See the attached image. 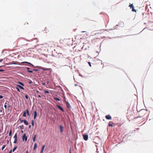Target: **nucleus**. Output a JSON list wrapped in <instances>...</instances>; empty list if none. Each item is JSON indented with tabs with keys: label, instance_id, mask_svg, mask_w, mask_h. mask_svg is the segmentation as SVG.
Listing matches in <instances>:
<instances>
[{
	"label": "nucleus",
	"instance_id": "obj_43",
	"mask_svg": "<svg viewBox=\"0 0 153 153\" xmlns=\"http://www.w3.org/2000/svg\"><path fill=\"white\" fill-rule=\"evenodd\" d=\"M38 97H39L40 98H41L42 97L41 96V95H38Z\"/></svg>",
	"mask_w": 153,
	"mask_h": 153
},
{
	"label": "nucleus",
	"instance_id": "obj_34",
	"mask_svg": "<svg viewBox=\"0 0 153 153\" xmlns=\"http://www.w3.org/2000/svg\"><path fill=\"white\" fill-rule=\"evenodd\" d=\"M19 120L20 121L21 123H22V122H23V121H24V120H22L21 119V118H20V119H19Z\"/></svg>",
	"mask_w": 153,
	"mask_h": 153
},
{
	"label": "nucleus",
	"instance_id": "obj_15",
	"mask_svg": "<svg viewBox=\"0 0 153 153\" xmlns=\"http://www.w3.org/2000/svg\"><path fill=\"white\" fill-rule=\"evenodd\" d=\"M16 86L17 87H19V88L20 89H23V90H24V88L22 86H21V85H16Z\"/></svg>",
	"mask_w": 153,
	"mask_h": 153
},
{
	"label": "nucleus",
	"instance_id": "obj_41",
	"mask_svg": "<svg viewBox=\"0 0 153 153\" xmlns=\"http://www.w3.org/2000/svg\"><path fill=\"white\" fill-rule=\"evenodd\" d=\"M26 68L27 70H28L30 69V68H28V67H27Z\"/></svg>",
	"mask_w": 153,
	"mask_h": 153
},
{
	"label": "nucleus",
	"instance_id": "obj_2",
	"mask_svg": "<svg viewBox=\"0 0 153 153\" xmlns=\"http://www.w3.org/2000/svg\"><path fill=\"white\" fill-rule=\"evenodd\" d=\"M130 4L129 6V7H130V8L132 9V11L136 12V10L134 9V7L133 6V4Z\"/></svg>",
	"mask_w": 153,
	"mask_h": 153
},
{
	"label": "nucleus",
	"instance_id": "obj_1",
	"mask_svg": "<svg viewBox=\"0 0 153 153\" xmlns=\"http://www.w3.org/2000/svg\"><path fill=\"white\" fill-rule=\"evenodd\" d=\"M147 111L145 109L140 110L139 112V117H141L144 116L146 114Z\"/></svg>",
	"mask_w": 153,
	"mask_h": 153
},
{
	"label": "nucleus",
	"instance_id": "obj_17",
	"mask_svg": "<svg viewBox=\"0 0 153 153\" xmlns=\"http://www.w3.org/2000/svg\"><path fill=\"white\" fill-rule=\"evenodd\" d=\"M37 147V144L36 143H35L34 144V148H33V149L34 150H35L36 149Z\"/></svg>",
	"mask_w": 153,
	"mask_h": 153
},
{
	"label": "nucleus",
	"instance_id": "obj_40",
	"mask_svg": "<svg viewBox=\"0 0 153 153\" xmlns=\"http://www.w3.org/2000/svg\"><path fill=\"white\" fill-rule=\"evenodd\" d=\"M12 152V150H11L10 152H9V153H11V152Z\"/></svg>",
	"mask_w": 153,
	"mask_h": 153
},
{
	"label": "nucleus",
	"instance_id": "obj_28",
	"mask_svg": "<svg viewBox=\"0 0 153 153\" xmlns=\"http://www.w3.org/2000/svg\"><path fill=\"white\" fill-rule=\"evenodd\" d=\"M16 88L17 90V91L18 92H20V90L17 87H16Z\"/></svg>",
	"mask_w": 153,
	"mask_h": 153
},
{
	"label": "nucleus",
	"instance_id": "obj_51",
	"mask_svg": "<svg viewBox=\"0 0 153 153\" xmlns=\"http://www.w3.org/2000/svg\"><path fill=\"white\" fill-rule=\"evenodd\" d=\"M1 67H0V68Z\"/></svg>",
	"mask_w": 153,
	"mask_h": 153
},
{
	"label": "nucleus",
	"instance_id": "obj_50",
	"mask_svg": "<svg viewBox=\"0 0 153 153\" xmlns=\"http://www.w3.org/2000/svg\"><path fill=\"white\" fill-rule=\"evenodd\" d=\"M82 32H85V31H82Z\"/></svg>",
	"mask_w": 153,
	"mask_h": 153
},
{
	"label": "nucleus",
	"instance_id": "obj_16",
	"mask_svg": "<svg viewBox=\"0 0 153 153\" xmlns=\"http://www.w3.org/2000/svg\"><path fill=\"white\" fill-rule=\"evenodd\" d=\"M23 122H24V123L26 125H28V122H27V121L25 120H24V121H23Z\"/></svg>",
	"mask_w": 153,
	"mask_h": 153
},
{
	"label": "nucleus",
	"instance_id": "obj_47",
	"mask_svg": "<svg viewBox=\"0 0 153 153\" xmlns=\"http://www.w3.org/2000/svg\"><path fill=\"white\" fill-rule=\"evenodd\" d=\"M37 92H38V93H39V91H36Z\"/></svg>",
	"mask_w": 153,
	"mask_h": 153
},
{
	"label": "nucleus",
	"instance_id": "obj_46",
	"mask_svg": "<svg viewBox=\"0 0 153 153\" xmlns=\"http://www.w3.org/2000/svg\"><path fill=\"white\" fill-rule=\"evenodd\" d=\"M29 128H30V125H29Z\"/></svg>",
	"mask_w": 153,
	"mask_h": 153
},
{
	"label": "nucleus",
	"instance_id": "obj_23",
	"mask_svg": "<svg viewBox=\"0 0 153 153\" xmlns=\"http://www.w3.org/2000/svg\"><path fill=\"white\" fill-rule=\"evenodd\" d=\"M26 113H27V115L28 116L29 115V111L28 110V109H27L26 110Z\"/></svg>",
	"mask_w": 153,
	"mask_h": 153
},
{
	"label": "nucleus",
	"instance_id": "obj_6",
	"mask_svg": "<svg viewBox=\"0 0 153 153\" xmlns=\"http://www.w3.org/2000/svg\"><path fill=\"white\" fill-rule=\"evenodd\" d=\"M84 139L85 140H87L88 139V136L87 134H84L83 135Z\"/></svg>",
	"mask_w": 153,
	"mask_h": 153
},
{
	"label": "nucleus",
	"instance_id": "obj_20",
	"mask_svg": "<svg viewBox=\"0 0 153 153\" xmlns=\"http://www.w3.org/2000/svg\"><path fill=\"white\" fill-rule=\"evenodd\" d=\"M54 99L56 101H60V99L57 97H54Z\"/></svg>",
	"mask_w": 153,
	"mask_h": 153
},
{
	"label": "nucleus",
	"instance_id": "obj_19",
	"mask_svg": "<svg viewBox=\"0 0 153 153\" xmlns=\"http://www.w3.org/2000/svg\"><path fill=\"white\" fill-rule=\"evenodd\" d=\"M26 112L25 111H24L23 113V116L25 117H26Z\"/></svg>",
	"mask_w": 153,
	"mask_h": 153
},
{
	"label": "nucleus",
	"instance_id": "obj_32",
	"mask_svg": "<svg viewBox=\"0 0 153 153\" xmlns=\"http://www.w3.org/2000/svg\"><path fill=\"white\" fill-rule=\"evenodd\" d=\"M23 125L21 126H19L21 129H22L23 127Z\"/></svg>",
	"mask_w": 153,
	"mask_h": 153
},
{
	"label": "nucleus",
	"instance_id": "obj_12",
	"mask_svg": "<svg viewBox=\"0 0 153 153\" xmlns=\"http://www.w3.org/2000/svg\"><path fill=\"white\" fill-rule=\"evenodd\" d=\"M45 145H44L42 147L41 150V153H43L44 149L45 148Z\"/></svg>",
	"mask_w": 153,
	"mask_h": 153
},
{
	"label": "nucleus",
	"instance_id": "obj_39",
	"mask_svg": "<svg viewBox=\"0 0 153 153\" xmlns=\"http://www.w3.org/2000/svg\"><path fill=\"white\" fill-rule=\"evenodd\" d=\"M3 60V59H0V62H2Z\"/></svg>",
	"mask_w": 153,
	"mask_h": 153
},
{
	"label": "nucleus",
	"instance_id": "obj_36",
	"mask_svg": "<svg viewBox=\"0 0 153 153\" xmlns=\"http://www.w3.org/2000/svg\"><path fill=\"white\" fill-rule=\"evenodd\" d=\"M88 63L89 65V66H90V67H91V63H90V62H88Z\"/></svg>",
	"mask_w": 153,
	"mask_h": 153
},
{
	"label": "nucleus",
	"instance_id": "obj_29",
	"mask_svg": "<svg viewBox=\"0 0 153 153\" xmlns=\"http://www.w3.org/2000/svg\"><path fill=\"white\" fill-rule=\"evenodd\" d=\"M27 72L29 73H33V71H30V70H27Z\"/></svg>",
	"mask_w": 153,
	"mask_h": 153
},
{
	"label": "nucleus",
	"instance_id": "obj_42",
	"mask_svg": "<svg viewBox=\"0 0 153 153\" xmlns=\"http://www.w3.org/2000/svg\"><path fill=\"white\" fill-rule=\"evenodd\" d=\"M4 70H0V72H1V71H4Z\"/></svg>",
	"mask_w": 153,
	"mask_h": 153
},
{
	"label": "nucleus",
	"instance_id": "obj_33",
	"mask_svg": "<svg viewBox=\"0 0 153 153\" xmlns=\"http://www.w3.org/2000/svg\"><path fill=\"white\" fill-rule=\"evenodd\" d=\"M28 83H29V84H31V83H32V82L31 81V80H30L29 81V82H28Z\"/></svg>",
	"mask_w": 153,
	"mask_h": 153
},
{
	"label": "nucleus",
	"instance_id": "obj_44",
	"mask_svg": "<svg viewBox=\"0 0 153 153\" xmlns=\"http://www.w3.org/2000/svg\"><path fill=\"white\" fill-rule=\"evenodd\" d=\"M12 64H16L14 63H12Z\"/></svg>",
	"mask_w": 153,
	"mask_h": 153
},
{
	"label": "nucleus",
	"instance_id": "obj_14",
	"mask_svg": "<svg viewBox=\"0 0 153 153\" xmlns=\"http://www.w3.org/2000/svg\"><path fill=\"white\" fill-rule=\"evenodd\" d=\"M37 114L36 111H34V117H33L34 119H35L36 118L37 116Z\"/></svg>",
	"mask_w": 153,
	"mask_h": 153
},
{
	"label": "nucleus",
	"instance_id": "obj_11",
	"mask_svg": "<svg viewBox=\"0 0 153 153\" xmlns=\"http://www.w3.org/2000/svg\"><path fill=\"white\" fill-rule=\"evenodd\" d=\"M66 105L68 108H71V105L68 102H66Z\"/></svg>",
	"mask_w": 153,
	"mask_h": 153
},
{
	"label": "nucleus",
	"instance_id": "obj_9",
	"mask_svg": "<svg viewBox=\"0 0 153 153\" xmlns=\"http://www.w3.org/2000/svg\"><path fill=\"white\" fill-rule=\"evenodd\" d=\"M105 118L107 120H111V117L110 115H107L105 116Z\"/></svg>",
	"mask_w": 153,
	"mask_h": 153
},
{
	"label": "nucleus",
	"instance_id": "obj_25",
	"mask_svg": "<svg viewBox=\"0 0 153 153\" xmlns=\"http://www.w3.org/2000/svg\"><path fill=\"white\" fill-rule=\"evenodd\" d=\"M6 145H4L2 147V150H3L4 148L5 147Z\"/></svg>",
	"mask_w": 153,
	"mask_h": 153
},
{
	"label": "nucleus",
	"instance_id": "obj_13",
	"mask_svg": "<svg viewBox=\"0 0 153 153\" xmlns=\"http://www.w3.org/2000/svg\"><path fill=\"white\" fill-rule=\"evenodd\" d=\"M21 63H27V64L30 65L32 67H34V65L32 64L31 63H30V62H22Z\"/></svg>",
	"mask_w": 153,
	"mask_h": 153
},
{
	"label": "nucleus",
	"instance_id": "obj_30",
	"mask_svg": "<svg viewBox=\"0 0 153 153\" xmlns=\"http://www.w3.org/2000/svg\"><path fill=\"white\" fill-rule=\"evenodd\" d=\"M44 92L45 93H49V92L47 91H45Z\"/></svg>",
	"mask_w": 153,
	"mask_h": 153
},
{
	"label": "nucleus",
	"instance_id": "obj_45",
	"mask_svg": "<svg viewBox=\"0 0 153 153\" xmlns=\"http://www.w3.org/2000/svg\"><path fill=\"white\" fill-rule=\"evenodd\" d=\"M25 153H28V151H27Z\"/></svg>",
	"mask_w": 153,
	"mask_h": 153
},
{
	"label": "nucleus",
	"instance_id": "obj_7",
	"mask_svg": "<svg viewBox=\"0 0 153 153\" xmlns=\"http://www.w3.org/2000/svg\"><path fill=\"white\" fill-rule=\"evenodd\" d=\"M57 107L60 110L62 111V112H64V110L61 106L59 105H56Z\"/></svg>",
	"mask_w": 153,
	"mask_h": 153
},
{
	"label": "nucleus",
	"instance_id": "obj_48",
	"mask_svg": "<svg viewBox=\"0 0 153 153\" xmlns=\"http://www.w3.org/2000/svg\"><path fill=\"white\" fill-rule=\"evenodd\" d=\"M9 107H10V106L9 105V106H8Z\"/></svg>",
	"mask_w": 153,
	"mask_h": 153
},
{
	"label": "nucleus",
	"instance_id": "obj_27",
	"mask_svg": "<svg viewBox=\"0 0 153 153\" xmlns=\"http://www.w3.org/2000/svg\"><path fill=\"white\" fill-rule=\"evenodd\" d=\"M7 103L5 102L4 105V107L5 108H6L7 107Z\"/></svg>",
	"mask_w": 153,
	"mask_h": 153
},
{
	"label": "nucleus",
	"instance_id": "obj_3",
	"mask_svg": "<svg viewBox=\"0 0 153 153\" xmlns=\"http://www.w3.org/2000/svg\"><path fill=\"white\" fill-rule=\"evenodd\" d=\"M18 42H19V41L17 40L16 41H15V42H14L13 43V46L14 48L16 47H18Z\"/></svg>",
	"mask_w": 153,
	"mask_h": 153
},
{
	"label": "nucleus",
	"instance_id": "obj_8",
	"mask_svg": "<svg viewBox=\"0 0 153 153\" xmlns=\"http://www.w3.org/2000/svg\"><path fill=\"white\" fill-rule=\"evenodd\" d=\"M59 128H60V131L61 133H62L63 132V126L62 125H60L59 126Z\"/></svg>",
	"mask_w": 153,
	"mask_h": 153
},
{
	"label": "nucleus",
	"instance_id": "obj_21",
	"mask_svg": "<svg viewBox=\"0 0 153 153\" xmlns=\"http://www.w3.org/2000/svg\"><path fill=\"white\" fill-rule=\"evenodd\" d=\"M12 133V130H11L9 131V136H10L11 135Z\"/></svg>",
	"mask_w": 153,
	"mask_h": 153
},
{
	"label": "nucleus",
	"instance_id": "obj_37",
	"mask_svg": "<svg viewBox=\"0 0 153 153\" xmlns=\"http://www.w3.org/2000/svg\"><path fill=\"white\" fill-rule=\"evenodd\" d=\"M33 71H38V70L36 69H34L33 70Z\"/></svg>",
	"mask_w": 153,
	"mask_h": 153
},
{
	"label": "nucleus",
	"instance_id": "obj_24",
	"mask_svg": "<svg viewBox=\"0 0 153 153\" xmlns=\"http://www.w3.org/2000/svg\"><path fill=\"white\" fill-rule=\"evenodd\" d=\"M18 83H19V84H20L21 85H22V86H24V84L21 82H18Z\"/></svg>",
	"mask_w": 153,
	"mask_h": 153
},
{
	"label": "nucleus",
	"instance_id": "obj_49",
	"mask_svg": "<svg viewBox=\"0 0 153 153\" xmlns=\"http://www.w3.org/2000/svg\"><path fill=\"white\" fill-rule=\"evenodd\" d=\"M144 13H143V14H142V15H144Z\"/></svg>",
	"mask_w": 153,
	"mask_h": 153
},
{
	"label": "nucleus",
	"instance_id": "obj_22",
	"mask_svg": "<svg viewBox=\"0 0 153 153\" xmlns=\"http://www.w3.org/2000/svg\"><path fill=\"white\" fill-rule=\"evenodd\" d=\"M17 148V146H16V147H14L13 148V150H12V152H14L16 150V149Z\"/></svg>",
	"mask_w": 153,
	"mask_h": 153
},
{
	"label": "nucleus",
	"instance_id": "obj_38",
	"mask_svg": "<svg viewBox=\"0 0 153 153\" xmlns=\"http://www.w3.org/2000/svg\"><path fill=\"white\" fill-rule=\"evenodd\" d=\"M3 98V96L2 95H0V99H2Z\"/></svg>",
	"mask_w": 153,
	"mask_h": 153
},
{
	"label": "nucleus",
	"instance_id": "obj_10",
	"mask_svg": "<svg viewBox=\"0 0 153 153\" xmlns=\"http://www.w3.org/2000/svg\"><path fill=\"white\" fill-rule=\"evenodd\" d=\"M113 123L111 121H110L108 123V126L109 127H112L113 126Z\"/></svg>",
	"mask_w": 153,
	"mask_h": 153
},
{
	"label": "nucleus",
	"instance_id": "obj_4",
	"mask_svg": "<svg viewBox=\"0 0 153 153\" xmlns=\"http://www.w3.org/2000/svg\"><path fill=\"white\" fill-rule=\"evenodd\" d=\"M27 137L26 135V134H24L22 136V140L23 141L25 140L26 141L27 140Z\"/></svg>",
	"mask_w": 153,
	"mask_h": 153
},
{
	"label": "nucleus",
	"instance_id": "obj_26",
	"mask_svg": "<svg viewBox=\"0 0 153 153\" xmlns=\"http://www.w3.org/2000/svg\"><path fill=\"white\" fill-rule=\"evenodd\" d=\"M25 97L26 99H28V96L27 95V94L25 96Z\"/></svg>",
	"mask_w": 153,
	"mask_h": 153
},
{
	"label": "nucleus",
	"instance_id": "obj_31",
	"mask_svg": "<svg viewBox=\"0 0 153 153\" xmlns=\"http://www.w3.org/2000/svg\"><path fill=\"white\" fill-rule=\"evenodd\" d=\"M32 122V125L33 126H34V122L33 120L31 121Z\"/></svg>",
	"mask_w": 153,
	"mask_h": 153
},
{
	"label": "nucleus",
	"instance_id": "obj_18",
	"mask_svg": "<svg viewBox=\"0 0 153 153\" xmlns=\"http://www.w3.org/2000/svg\"><path fill=\"white\" fill-rule=\"evenodd\" d=\"M36 137V134H35L34 135V136L33 138V142H34L35 141Z\"/></svg>",
	"mask_w": 153,
	"mask_h": 153
},
{
	"label": "nucleus",
	"instance_id": "obj_35",
	"mask_svg": "<svg viewBox=\"0 0 153 153\" xmlns=\"http://www.w3.org/2000/svg\"><path fill=\"white\" fill-rule=\"evenodd\" d=\"M41 68V69H42V70H43L46 71V70H47V69L46 68V69H44V68Z\"/></svg>",
	"mask_w": 153,
	"mask_h": 153
},
{
	"label": "nucleus",
	"instance_id": "obj_5",
	"mask_svg": "<svg viewBox=\"0 0 153 153\" xmlns=\"http://www.w3.org/2000/svg\"><path fill=\"white\" fill-rule=\"evenodd\" d=\"M13 138H15V140L13 142V143H16L17 142V134L16 133L15 134Z\"/></svg>",
	"mask_w": 153,
	"mask_h": 153
}]
</instances>
